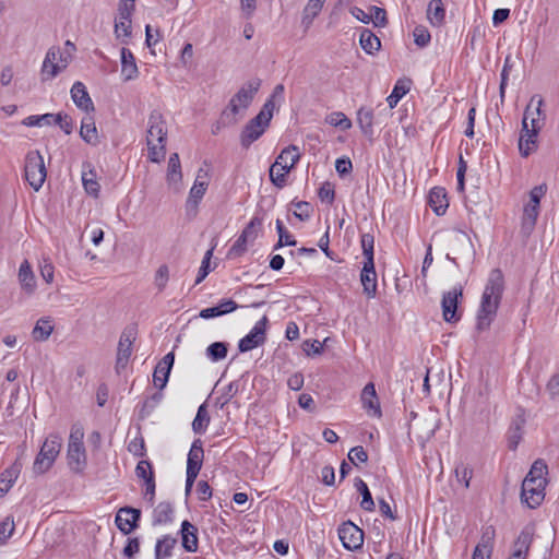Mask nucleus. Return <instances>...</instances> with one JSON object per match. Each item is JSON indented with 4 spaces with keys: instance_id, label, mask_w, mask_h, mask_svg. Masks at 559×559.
Masks as SVG:
<instances>
[{
    "instance_id": "obj_1",
    "label": "nucleus",
    "mask_w": 559,
    "mask_h": 559,
    "mask_svg": "<svg viewBox=\"0 0 559 559\" xmlns=\"http://www.w3.org/2000/svg\"><path fill=\"white\" fill-rule=\"evenodd\" d=\"M504 292V276L500 269L490 271L476 316V330H489L499 309Z\"/></svg>"
},
{
    "instance_id": "obj_2",
    "label": "nucleus",
    "mask_w": 559,
    "mask_h": 559,
    "mask_svg": "<svg viewBox=\"0 0 559 559\" xmlns=\"http://www.w3.org/2000/svg\"><path fill=\"white\" fill-rule=\"evenodd\" d=\"M147 129V147L148 158L153 163H159L165 158L167 129L163 115L153 110L148 117Z\"/></svg>"
},
{
    "instance_id": "obj_3",
    "label": "nucleus",
    "mask_w": 559,
    "mask_h": 559,
    "mask_svg": "<svg viewBox=\"0 0 559 559\" xmlns=\"http://www.w3.org/2000/svg\"><path fill=\"white\" fill-rule=\"evenodd\" d=\"M261 80L255 78L242 84L238 92L230 98L227 108L222 112L224 123L234 124L237 122L235 116L239 114L240 109L246 110L251 105L255 94L261 87Z\"/></svg>"
},
{
    "instance_id": "obj_4",
    "label": "nucleus",
    "mask_w": 559,
    "mask_h": 559,
    "mask_svg": "<svg viewBox=\"0 0 559 559\" xmlns=\"http://www.w3.org/2000/svg\"><path fill=\"white\" fill-rule=\"evenodd\" d=\"M300 154L298 147L289 145L285 147L276 157L274 164L270 167V180L277 188L286 185V175L299 162Z\"/></svg>"
},
{
    "instance_id": "obj_5",
    "label": "nucleus",
    "mask_w": 559,
    "mask_h": 559,
    "mask_svg": "<svg viewBox=\"0 0 559 559\" xmlns=\"http://www.w3.org/2000/svg\"><path fill=\"white\" fill-rule=\"evenodd\" d=\"M61 441L62 439L58 433H50L46 438L33 463L34 474L41 475L51 468L60 453Z\"/></svg>"
},
{
    "instance_id": "obj_6",
    "label": "nucleus",
    "mask_w": 559,
    "mask_h": 559,
    "mask_svg": "<svg viewBox=\"0 0 559 559\" xmlns=\"http://www.w3.org/2000/svg\"><path fill=\"white\" fill-rule=\"evenodd\" d=\"M24 177L29 186L38 191L47 177L44 157L39 151H31L25 156Z\"/></svg>"
},
{
    "instance_id": "obj_7",
    "label": "nucleus",
    "mask_w": 559,
    "mask_h": 559,
    "mask_svg": "<svg viewBox=\"0 0 559 559\" xmlns=\"http://www.w3.org/2000/svg\"><path fill=\"white\" fill-rule=\"evenodd\" d=\"M118 11L119 17L115 22L116 38L127 44V39L130 38L132 34L131 16L134 11V0H130V3H127L126 0H121Z\"/></svg>"
},
{
    "instance_id": "obj_8",
    "label": "nucleus",
    "mask_w": 559,
    "mask_h": 559,
    "mask_svg": "<svg viewBox=\"0 0 559 559\" xmlns=\"http://www.w3.org/2000/svg\"><path fill=\"white\" fill-rule=\"evenodd\" d=\"M136 338V328L134 325L127 326L121 335L117 348L116 371L120 373L128 365L132 354V345Z\"/></svg>"
},
{
    "instance_id": "obj_9",
    "label": "nucleus",
    "mask_w": 559,
    "mask_h": 559,
    "mask_svg": "<svg viewBox=\"0 0 559 559\" xmlns=\"http://www.w3.org/2000/svg\"><path fill=\"white\" fill-rule=\"evenodd\" d=\"M269 323V319L266 316H263L251 329V331L242 337L238 343V349L241 353H246L257 348L258 346L264 344L266 340V326Z\"/></svg>"
},
{
    "instance_id": "obj_10",
    "label": "nucleus",
    "mask_w": 559,
    "mask_h": 559,
    "mask_svg": "<svg viewBox=\"0 0 559 559\" xmlns=\"http://www.w3.org/2000/svg\"><path fill=\"white\" fill-rule=\"evenodd\" d=\"M338 537L347 550L360 549L364 544V531L350 521L344 522L338 527Z\"/></svg>"
},
{
    "instance_id": "obj_11",
    "label": "nucleus",
    "mask_w": 559,
    "mask_h": 559,
    "mask_svg": "<svg viewBox=\"0 0 559 559\" xmlns=\"http://www.w3.org/2000/svg\"><path fill=\"white\" fill-rule=\"evenodd\" d=\"M547 484H539L535 480L522 481L521 501L530 509H535L542 504L545 499V488Z\"/></svg>"
},
{
    "instance_id": "obj_12",
    "label": "nucleus",
    "mask_w": 559,
    "mask_h": 559,
    "mask_svg": "<svg viewBox=\"0 0 559 559\" xmlns=\"http://www.w3.org/2000/svg\"><path fill=\"white\" fill-rule=\"evenodd\" d=\"M140 519V509L122 507L116 514L115 523L122 534L128 535L139 526Z\"/></svg>"
},
{
    "instance_id": "obj_13",
    "label": "nucleus",
    "mask_w": 559,
    "mask_h": 559,
    "mask_svg": "<svg viewBox=\"0 0 559 559\" xmlns=\"http://www.w3.org/2000/svg\"><path fill=\"white\" fill-rule=\"evenodd\" d=\"M269 126L270 124L267 122L264 123L261 118L254 117L250 119L240 133L241 146L243 148H249L253 142L259 140L264 134Z\"/></svg>"
},
{
    "instance_id": "obj_14",
    "label": "nucleus",
    "mask_w": 559,
    "mask_h": 559,
    "mask_svg": "<svg viewBox=\"0 0 559 559\" xmlns=\"http://www.w3.org/2000/svg\"><path fill=\"white\" fill-rule=\"evenodd\" d=\"M463 295L462 287H454L453 289L443 294L442 297V316L445 322H457L460 316L457 314L459 298Z\"/></svg>"
},
{
    "instance_id": "obj_15",
    "label": "nucleus",
    "mask_w": 559,
    "mask_h": 559,
    "mask_svg": "<svg viewBox=\"0 0 559 559\" xmlns=\"http://www.w3.org/2000/svg\"><path fill=\"white\" fill-rule=\"evenodd\" d=\"M533 538L534 527L526 525L514 540L510 556L514 559H527Z\"/></svg>"
},
{
    "instance_id": "obj_16",
    "label": "nucleus",
    "mask_w": 559,
    "mask_h": 559,
    "mask_svg": "<svg viewBox=\"0 0 559 559\" xmlns=\"http://www.w3.org/2000/svg\"><path fill=\"white\" fill-rule=\"evenodd\" d=\"M360 282L364 287V294L367 296V298H374L377 295V273L374 269V261L362 262V269L360 272Z\"/></svg>"
},
{
    "instance_id": "obj_17",
    "label": "nucleus",
    "mask_w": 559,
    "mask_h": 559,
    "mask_svg": "<svg viewBox=\"0 0 559 559\" xmlns=\"http://www.w3.org/2000/svg\"><path fill=\"white\" fill-rule=\"evenodd\" d=\"M175 355L174 353H168L164 356V358L156 365L153 373V382L155 386L159 390H163L169 379L170 370L174 366Z\"/></svg>"
},
{
    "instance_id": "obj_18",
    "label": "nucleus",
    "mask_w": 559,
    "mask_h": 559,
    "mask_svg": "<svg viewBox=\"0 0 559 559\" xmlns=\"http://www.w3.org/2000/svg\"><path fill=\"white\" fill-rule=\"evenodd\" d=\"M361 403L362 407L367 411V413L374 417H381L382 412L380 407V402L376 392L374 384L369 382L365 385L361 391Z\"/></svg>"
},
{
    "instance_id": "obj_19",
    "label": "nucleus",
    "mask_w": 559,
    "mask_h": 559,
    "mask_svg": "<svg viewBox=\"0 0 559 559\" xmlns=\"http://www.w3.org/2000/svg\"><path fill=\"white\" fill-rule=\"evenodd\" d=\"M71 98L75 106L85 111V112H92L95 110L94 104L92 98L90 97V94L85 87V85L78 81L75 82L71 87Z\"/></svg>"
},
{
    "instance_id": "obj_20",
    "label": "nucleus",
    "mask_w": 559,
    "mask_h": 559,
    "mask_svg": "<svg viewBox=\"0 0 559 559\" xmlns=\"http://www.w3.org/2000/svg\"><path fill=\"white\" fill-rule=\"evenodd\" d=\"M204 459L203 444L200 439H195L190 448L187 459V473L199 475Z\"/></svg>"
},
{
    "instance_id": "obj_21",
    "label": "nucleus",
    "mask_w": 559,
    "mask_h": 559,
    "mask_svg": "<svg viewBox=\"0 0 559 559\" xmlns=\"http://www.w3.org/2000/svg\"><path fill=\"white\" fill-rule=\"evenodd\" d=\"M181 544L186 551L195 552L199 546L198 528L188 520L181 523Z\"/></svg>"
},
{
    "instance_id": "obj_22",
    "label": "nucleus",
    "mask_w": 559,
    "mask_h": 559,
    "mask_svg": "<svg viewBox=\"0 0 559 559\" xmlns=\"http://www.w3.org/2000/svg\"><path fill=\"white\" fill-rule=\"evenodd\" d=\"M68 463L70 468L76 473H83L86 467V451L84 445H68Z\"/></svg>"
},
{
    "instance_id": "obj_23",
    "label": "nucleus",
    "mask_w": 559,
    "mask_h": 559,
    "mask_svg": "<svg viewBox=\"0 0 559 559\" xmlns=\"http://www.w3.org/2000/svg\"><path fill=\"white\" fill-rule=\"evenodd\" d=\"M238 305L233 299H222L218 305L210 308L202 309L199 317L202 319H212L228 314L238 309Z\"/></svg>"
},
{
    "instance_id": "obj_24",
    "label": "nucleus",
    "mask_w": 559,
    "mask_h": 559,
    "mask_svg": "<svg viewBox=\"0 0 559 559\" xmlns=\"http://www.w3.org/2000/svg\"><path fill=\"white\" fill-rule=\"evenodd\" d=\"M121 75L124 81H131L138 78L139 70L135 57L128 48H121Z\"/></svg>"
},
{
    "instance_id": "obj_25",
    "label": "nucleus",
    "mask_w": 559,
    "mask_h": 559,
    "mask_svg": "<svg viewBox=\"0 0 559 559\" xmlns=\"http://www.w3.org/2000/svg\"><path fill=\"white\" fill-rule=\"evenodd\" d=\"M19 282L22 289L27 294H34L36 289V280L32 266L27 260H24L19 269Z\"/></svg>"
},
{
    "instance_id": "obj_26",
    "label": "nucleus",
    "mask_w": 559,
    "mask_h": 559,
    "mask_svg": "<svg viewBox=\"0 0 559 559\" xmlns=\"http://www.w3.org/2000/svg\"><path fill=\"white\" fill-rule=\"evenodd\" d=\"M429 205L437 215H443L449 207L447 191L444 188L435 187L429 192Z\"/></svg>"
},
{
    "instance_id": "obj_27",
    "label": "nucleus",
    "mask_w": 559,
    "mask_h": 559,
    "mask_svg": "<svg viewBox=\"0 0 559 559\" xmlns=\"http://www.w3.org/2000/svg\"><path fill=\"white\" fill-rule=\"evenodd\" d=\"M539 215V206L533 204H526L523 210L521 234L524 237H528L536 225L537 217Z\"/></svg>"
},
{
    "instance_id": "obj_28",
    "label": "nucleus",
    "mask_w": 559,
    "mask_h": 559,
    "mask_svg": "<svg viewBox=\"0 0 559 559\" xmlns=\"http://www.w3.org/2000/svg\"><path fill=\"white\" fill-rule=\"evenodd\" d=\"M21 473V464L15 462L0 474V498L9 492Z\"/></svg>"
},
{
    "instance_id": "obj_29",
    "label": "nucleus",
    "mask_w": 559,
    "mask_h": 559,
    "mask_svg": "<svg viewBox=\"0 0 559 559\" xmlns=\"http://www.w3.org/2000/svg\"><path fill=\"white\" fill-rule=\"evenodd\" d=\"M80 136L90 145L96 146L99 143L98 133L93 117L82 119Z\"/></svg>"
},
{
    "instance_id": "obj_30",
    "label": "nucleus",
    "mask_w": 559,
    "mask_h": 559,
    "mask_svg": "<svg viewBox=\"0 0 559 559\" xmlns=\"http://www.w3.org/2000/svg\"><path fill=\"white\" fill-rule=\"evenodd\" d=\"M174 518V507L168 501L159 502L153 511V524L160 525L170 523Z\"/></svg>"
},
{
    "instance_id": "obj_31",
    "label": "nucleus",
    "mask_w": 559,
    "mask_h": 559,
    "mask_svg": "<svg viewBox=\"0 0 559 559\" xmlns=\"http://www.w3.org/2000/svg\"><path fill=\"white\" fill-rule=\"evenodd\" d=\"M326 0H309L302 11L301 24L309 28L313 20L320 14Z\"/></svg>"
},
{
    "instance_id": "obj_32",
    "label": "nucleus",
    "mask_w": 559,
    "mask_h": 559,
    "mask_svg": "<svg viewBox=\"0 0 559 559\" xmlns=\"http://www.w3.org/2000/svg\"><path fill=\"white\" fill-rule=\"evenodd\" d=\"M359 44L368 55H373L381 47L380 39L368 28H364L359 36Z\"/></svg>"
},
{
    "instance_id": "obj_33",
    "label": "nucleus",
    "mask_w": 559,
    "mask_h": 559,
    "mask_svg": "<svg viewBox=\"0 0 559 559\" xmlns=\"http://www.w3.org/2000/svg\"><path fill=\"white\" fill-rule=\"evenodd\" d=\"M177 544V539L170 535H165L158 539L155 545V559H168L173 556V549Z\"/></svg>"
},
{
    "instance_id": "obj_34",
    "label": "nucleus",
    "mask_w": 559,
    "mask_h": 559,
    "mask_svg": "<svg viewBox=\"0 0 559 559\" xmlns=\"http://www.w3.org/2000/svg\"><path fill=\"white\" fill-rule=\"evenodd\" d=\"M548 474V466L543 460H536L528 471L527 475L525 476V480H535L539 484H547L548 480L546 478Z\"/></svg>"
},
{
    "instance_id": "obj_35",
    "label": "nucleus",
    "mask_w": 559,
    "mask_h": 559,
    "mask_svg": "<svg viewBox=\"0 0 559 559\" xmlns=\"http://www.w3.org/2000/svg\"><path fill=\"white\" fill-rule=\"evenodd\" d=\"M181 179L182 173L179 155L178 153H173L168 159L167 181L169 185H177L181 182Z\"/></svg>"
},
{
    "instance_id": "obj_36",
    "label": "nucleus",
    "mask_w": 559,
    "mask_h": 559,
    "mask_svg": "<svg viewBox=\"0 0 559 559\" xmlns=\"http://www.w3.org/2000/svg\"><path fill=\"white\" fill-rule=\"evenodd\" d=\"M538 132L531 130L530 134H521L519 139V150L523 157H527L537 148Z\"/></svg>"
},
{
    "instance_id": "obj_37",
    "label": "nucleus",
    "mask_w": 559,
    "mask_h": 559,
    "mask_svg": "<svg viewBox=\"0 0 559 559\" xmlns=\"http://www.w3.org/2000/svg\"><path fill=\"white\" fill-rule=\"evenodd\" d=\"M427 16L430 23L435 26H439L443 23L445 11L443 8L442 0H431L428 4Z\"/></svg>"
},
{
    "instance_id": "obj_38",
    "label": "nucleus",
    "mask_w": 559,
    "mask_h": 559,
    "mask_svg": "<svg viewBox=\"0 0 559 559\" xmlns=\"http://www.w3.org/2000/svg\"><path fill=\"white\" fill-rule=\"evenodd\" d=\"M357 122L365 135H371L373 132V110L371 108L361 107L357 111Z\"/></svg>"
},
{
    "instance_id": "obj_39",
    "label": "nucleus",
    "mask_w": 559,
    "mask_h": 559,
    "mask_svg": "<svg viewBox=\"0 0 559 559\" xmlns=\"http://www.w3.org/2000/svg\"><path fill=\"white\" fill-rule=\"evenodd\" d=\"M409 85V80H399L395 83L393 91L386 98L388 105L391 109L394 108L397 105V103L402 99V97L408 93Z\"/></svg>"
},
{
    "instance_id": "obj_40",
    "label": "nucleus",
    "mask_w": 559,
    "mask_h": 559,
    "mask_svg": "<svg viewBox=\"0 0 559 559\" xmlns=\"http://www.w3.org/2000/svg\"><path fill=\"white\" fill-rule=\"evenodd\" d=\"M355 488L362 497V500L360 502V507L366 511H373L374 509V502L371 496V492L367 486V484L360 478H355Z\"/></svg>"
},
{
    "instance_id": "obj_41",
    "label": "nucleus",
    "mask_w": 559,
    "mask_h": 559,
    "mask_svg": "<svg viewBox=\"0 0 559 559\" xmlns=\"http://www.w3.org/2000/svg\"><path fill=\"white\" fill-rule=\"evenodd\" d=\"M53 331V325L51 321L45 318H41L37 321L36 325L32 331V336L37 342L46 341Z\"/></svg>"
},
{
    "instance_id": "obj_42",
    "label": "nucleus",
    "mask_w": 559,
    "mask_h": 559,
    "mask_svg": "<svg viewBox=\"0 0 559 559\" xmlns=\"http://www.w3.org/2000/svg\"><path fill=\"white\" fill-rule=\"evenodd\" d=\"M210 424V415L206 409V405L202 404L199 406L197 415L192 421V429L195 433L202 435L205 432Z\"/></svg>"
},
{
    "instance_id": "obj_43",
    "label": "nucleus",
    "mask_w": 559,
    "mask_h": 559,
    "mask_svg": "<svg viewBox=\"0 0 559 559\" xmlns=\"http://www.w3.org/2000/svg\"><path fill=\"white\" fill-rule=\"evenodd\" d=\"M200 175H198L197 180L194 181V185L190 189L189 197L187 200V205H193L194 207L198 206L199 202L202 200L203 195L205 194L207 190V182L205 181H199Z\"/></svg>"
},
{
    "instance_id": "obj_44",
    "label": "nucleus",
    "mask_w": 559,
    "mask_h": 559,
    "mask_svg": "<svg viewBox=\"0 0 559 559\" xmlns=\"http://www.w3.org/2000/svg\"><path fill=\"white\" fill-rule=\"evenodd\" d=\"M162 400H163L162 392H156V393L152 394L151 396H148L147 399H145L139 408V417L141 419L148 417L152 414V412L155 409V407L162 402Z\"/></svg>"
},
{
    "instance_id": "obj_45",
    "label": "nucleus",
    "mask_w": 559,
    "mask_h": 559,
    "mask_svg": "<svg viewBox=\"0 0 559 559\" xmlns=\"http://www.w3.org/2000/svg\"><path fill=\"white\" fill-rule=\"evenodd\" d=\"M82 183L85 191L92 195L97 198L99 194L100 186L96 180V174L93 169L88 171H83L82 174Z\"/></svg>"
},
{
    "instance_id": "obj_46",
    "label": "nucleus",
    "mask_w": 559,
    "mask_h": 559,
    "mask_svg": "<svg viewBox=\"0 0 559 559\" xmlns=\"http://www.w3.org/2000/svg\"><path fill=\"white\" fill-rule=\"evenodd\" d=\"M364 261H374V236L370 233H364L360 236Z\"/></svg>"
},
{
    "instance_id": "obj_47",
    "label": "nucleus",
    "mask_w": 559,
    "mask_h": 559,
    "mask_svg": "<svg viewBox=\"0 0 559 559\" xmlns=\"http://www.w3.org/2000/svg\"><path fill=\"white\" fill-rule=\"evenodd\" d=\"M59 53V48L51 47L48 49L45 60L43 62L41 67V75L43 80H51L55 76L50 75V69H52L53 66L58 62L57 56Z\"/></svg>"
},
{
    "instance_id": "obj_48",
    "label": "nucleus",
    "mask_w": 559,
    "mask_h": 559,
    "mask_svg": "<svg viewBox=\"0 0 559 559\" xmlns=\"http://www.w3.org/2000/svg\"><path fill=\"white\" fill-rule=\"evenodd\" d=\"M228 344L224 342H214L206 348V356L212 361H219L226 358Z\"/></svg>"
},
{
    "instance_id": "obj_49",
    "label": "nucleus",
    "mask_w": 559,
    "mask_h": 559,
    "mask_svg": "<svg viewBox=\"0 0 559 559\" xmlns=\"http://www.w3.org/2000/svg\"><path fill=\"white\" fill-rule=\"evenodd\" d=\"M262 224L263 219L261 217L253 216L251 221L248 223V225L243 228L240 235L243 236V238L253 241L258 237V231L261 228Z\"/></svg>"
},
{
    "instance_id": "obj_50",
    "label": "nucleus",
    "mask_w": 559,
    "mask_h": 559,
    "mask_svg": "<svg viewBox=\"0 0 559 559\" xmlns=\"http://www.w3.org/2000/svg\"><path fill=\"white\" fill-rule=\"evenodd\" d=\"M326 121L334 127H338L342 130H348L352 128V121L341 111L332 112Z\"/></svg>"
},
{
    "instance_id": "obj_51",
    "label": "nucleus",
    "mask_w": 559,
    "mask_h": 559,
    "mask_svg": "<svg viewBox=\"0 0 559 559\" xmlns=\"http://www.w3.org/2000/svg\"><path fill=\"white\" fill-rule=\"evenodd\" d=\"M135 475L138 478L143 479L144 483H146V479L150 477H154L151 462L147 460L140 461L135 467Z\"/></svg>"
},
{
    "instance_id": "obj_52",
    "label": "nucleus",
    "mask_w": 559,
    "mask_h": 559,
    "mask_svg": "<svg viewBox=\"0 0 559 559\" xmlns=\"http://www.w3.org/2000/svg\"><path fill=\"white\" fill-rule=\"evenodd\" d=\"M239 391V382L238 381H231L225 389L222 395L217 399L218 402H221V407H224L227 403L231 401V399L238 393Z\"/></svg>"
},
{
    "instance_id": "obj_53",
    "label": "nucleus",
    "mask_w": 559,
    "mask_h": 559,
    "mask_svg": "<svg viewBox=\"0 0 559 559\" xmlns=\"http://www.w3.org/2000/svg\"><path fill=\"white\" fill-rule=\"evenodd\" d=\"M348 460L350 463H353L355 466H357V463H366L368 461V453L361 445H356L352 448L348 452Z\"/></svg>"
},
{
    "instance_id": "obj_54",
    "label": "nucleus",
    "mask_w": 559,
    "mask_h": 559,
    "mask_svg": "<svg viewBox=\"0 0 559 559\" xmlns=\"http://www.w3.org/2000/svg\"><path fill=\"white\" fill-rule=\"evenodd\" d=\"M250 240L247 238H243V236L239 235L237 240L234 242V245L230 247L228 251L229 258H237L242 255L247 251V243Z\"/></svg>"
},
{
    "instance_id": "obj_55",
    "label": "nucleus",
    "mask_w": 559,
    "mask_h": 559,
    "mask_svg": "<svg viewBox=\"0 0 559 559\" xmlns=\"http://www.w3.org/2000/svg\"><path fill=\"white\" fill-rule=\"evenodd\" d=\"M542 104H543V100L538 99L537 105L535 107L533 106V114L528 119V122L531 124V130H535L536 132H539V130L542 128L540 121L544 120V117H542V110H540Z\"/></svg>"
},
{
    "instance_id": "obj_56",
    "label": "nucleus",
    "mask_w": 559,
    "mask_h": 559,
    "mask_svg": "<svg viewBox=\"0 0 559 559\" xmlns=\"http://www.w3.org/2000/svg\"><path fill=\"white\" fill-rule=\"evenodd\" d=\"M213 254V249H210L205 252V255L202 260V264L199 269V272H198V276L195 278V285H199L201 282L204 281V278L209 275L210 273V260H211V257Z\"/></svg>"
},
{
    "instance_id": "obj_57",
    "label": "nucleus",
    "mask_w": 559,
    "mask_h": 559,
    "mask_svg": "<svg viewBox=\"0 0 559 559\" xmlns=\"http://www.w3.org/2000/svg\"><path fill=\"white\" fill-rule=\"evenodd\" d=\"M169 278V270L166 264L160 265L155 274V285L158 288V292L164 290L167 285Z\"/></svg>"
},
{
    "instance_id": "obj_58",
    "label": "nucleus",
    "mask_w": 559,
    "mask_h": 559,
    "mask_svg": "<svg viewBox=\"0 0 559 559\" xmlns=\"http://www.w3.org/2000/svg\"><path fill=\"white\" fill-rule=\"evenodd\" d=\"M14 532V522L10 518H7L0 523V545L5 544V542L12 536Z\"/></svg>"
},
{
    "instance_id": "obj_59",
    "label": "nucleus",
    "mask_w": 559,
    "mask_h": 559,
    "mask_svg": "<svg viewBox=\"0 0 559 559\" xmlns=\"http://www.w3.org/2000/svg\"><path fill=\"white\" fill-rule=\"evenodd\" d=\"M57 60L58 62L56 63V66H53L52 69H50L51 76H57L62 70H64L68 67L71 60V55L70 52L63 53L59 50Z\"/></svg>"
},
{
    "instance_id": "obj_60",
    "label": "nucleus",
    "mask_w": 559,
    "mask_h": 559,
    "mask_svg": "<svg viewBox=\"0 0 559 559\" xmlns=\"http://www.w3.org/2000/svg\"><path fill=\"white\" fill-rule=\"evenodd\" d=\"M431 39L430 33L424 26H417L414 29V41L419 47H425Z\"/></svg>"
},
{
    "instance_id": "obj_61",
    "label": "nucleus",
    "mask_w": 559,
    "mask_h": 559,
    "mask_svg": "<svg viewBox=\"0 0 559 559\" xmlns=\"http://www.w3.org/2000/svg\"><path fill=\"white\" fill-rule=\"evenodd\" d=\"M274 109H275V100L272 98H269V99H266V102L264 103L260 112L255 117L261 118V120H263L264 123L267 122L270 124L272 117H273Z\"/></svg>"
},
{
    "instance_id": "obj_62",
    "label": "nucleus",
    "mask_w": 559,
    "mask_h": 559,
    "mask_svg": "<svg viewBox=\"0 0 559 559\" xmlns=\"http://www.w3.org/2000/svg\"><path fill=\"white\" fill-rule=\"evenodd\" d=\"M83 438H84L83 427L81 425L75 424L71 428L68 445H84Z\"/></svg>"
},
{
    "instance_id": "obj_63",
    "label": "nucleus",
    "mask_w": 559,
    "mask_h": 559,
    "mask_svg": "<svg viewBox=\"0 0 559 559\" xmlns=\"http://www.w3.org/2000/svg\"><path fill=\"white\" fill-rule=\"evenodd\" d=\"M318 195L321 199V201L332 204L335 199V191L330 182H324L320 187Z\"/></svg>"
},
{
    "instance_id": "obj_64",
    "label": "nucleus",
    "mask_w": 559,
    "mask_h": 559,
    "mask_svg": "<svg viewBox=\"0 0 559 559\" xmlns=\"http://www.w3.org/2000/svg\"><path fill=\"white\" fill-rule=\"evenodd\" d=\"M304 352L308 355H320L323 352V345L318 340H307L302 344Z\"/></svg>"
}]
</instances>
